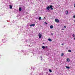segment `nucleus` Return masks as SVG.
Instances as JSON below:
<instances>
[{
  "mask_svg": "<svg viewBox=\"0 0 75 75\" xmlns=\"http://www.w3.org/2000/svg\"><path fill=\"white\" fill-rule=\"evenodd\" d=\"M55 21L56 23H58L59 22V20L58 19H55Z\"/></svg>",
  "mask_w": 75,
  "mask_h": 75,
  "instance_id": "nucleus-1",
  "label": "nucleus"
},
{
  "mask_svg": "<svg viewBox=\"0 0 75 75\" xmlns=\"http://www.w3.org/2000/svg\"><path fill=\"white\" fill-rule=\"evenodd\" d=\"M53 7V6L51 5L50 6L49 8H51V10H53V8H52Z\"/></svg>",
  "mask_w": 75,
  "mask_h": 75,
  "instance_id": "nucleus-2",
  "label": "nucleus"
},
{
  "mask_svg": "<svg viewBox=\"0 0 75 75\" xmlns=\"http://www.w3.org/2000/svg\"><path fill=\"white\" fill-rule=\"evenodd\" d=\"M31 26H33V27H34V26H35V24H32L30 25V27H31Z\"/></svg>",
  "mask_w": 75,
  "mask_h": 75,
  "instance_id": "nucleus-3",
  "label": "nucleus"
},
{
  "mask_svg": "<svg viewBox=\"0 0 75 75\" xmlns=\"http://www.w3.org/2000/svg\"><path fill=\"white\" fill-rule=\"evenodd\" d=\"M65 13L66 15H67L68 14V11L67 10H66L65 11Z\"/></svg>",
  "mask_w": 75,
  "mask_h": 75,
  "instance_id": "nucleus-4",
  "label": "nucleus"
},
{
  "mask_svg": "<svg viewBox=\"0 0 75 75\" xmlns=\"http://www.w3.org/2000/svg\"><path fill=\"white\" fill-rule=\"evenodd\" d=\"M38 36H39V38H41V36H42V35L40 34L38 35Z\"/></svg>",
  "mask_w": 75,
  "mask_h": 75,
  "instance_id": "nucleus-5",
  "label": "nucleus"
},
{
  "mask_svg": "<svg viewBox=\"0 0 75 75\" xmlns=\"http://www.w3.org/2000/svg\"><path fill=\"white\" fill-rule=\"evenodd\" d=\"M50 6H48L47 8H46V9H47V10H50Z\"/></svg>",
  "mask_w": 75,
  "mask_h": 75,
  "instance_id": "nucleus-6",
  "label": "nucleus"
},
{
  "mask_svg": "<svg viewBox=\"0 0 75 75\" xmlns=\"http://www.w3.org/2000/svg\"><path fill=\"white\" fill-rule=\"evenodd\" d=\"M67 62H69V61H70V60L69 59V58L67 59Z\"/></svg>",
  "mask_w": 75,
  "mask_h": 75,
  "instance_id": "nucleus-7",
  "label": "nucleus"
},
{
  "mask_svg": "<svg viewBox=\"0 0 75 75\" xmlns=\"http://www.w3.org/2000/svg\"><path fill=\"white\" fill-rule=\"evenodd\" d=\"M50 28L52 29L53 28H54V26H53V25H51L50 26Z\"/></svg>",
  "mask_w": 75,
  "mask_h": 75,
  "instance_id": "nucleus-8",
  "label": "nucleus"
},
{
  "mask_svg": "<svg viewBox=\"0 0 75 75\" xmlns=\"http://www.w3.org/2000/svg\"><path fill=\"white\" fill-rule=\"evenodd\" d=\"M42 48L43 49H45V47L44 46H42Z\"/></svg>",
  "mask_w": 75,
  "mask_h": 75,
  "instance_id": "nucleus-9",
  "label": "nucleus"
},
{
  "mask_svg": "<svg viewBox=\"0 0 75 75\" xmlns=\"http://www.w3.org/2000/svg\"><path fill=\"white\" fill-rule=\"evenodd\" d=\"M9 7H10V8H11V9L12 8V6L11 5H9Z\"/></svg>",
  "mask_w": 75,
  "mask_h": 75,
  "instance_id": "nucleus-10",
  "label": "nucleus"
},
{
  "mask_svg": "<svg viewBox=\"0 0 75 75\" xmlns=\"http://www.w3.org/2000/svg\"><path fill=\"white\" fill-rule=\"evenodd\" d=\"M21 10H22L21 8H20L19 10V11H21Z\"/></svg>",
  "mask_w": 75,
  "mask_h": 75,
  "instance_id": "nucleus-11",
  "label": "nucleus"
},
{
  "mask_svg": "<svg viewBox=\"0 0 75 75\" xmlns=\"http://www.w3.org/2000/svg\"><path fill=\"white\" fill-rule=\"evenodd\" d=\"M48 41H52V40L50 38H49L48 39Z\"/></svg>",
  "mask_w": 75,
  "mask_h": 75,
  "instance_id": "nucleus-12",
  "label": "nucleus"
},
{
  "mask_svg": "<svg viewBox=\"0 0 75 75\" xmlns=\"http://www.w3.org/2000/svg\"><path fill=\"white\" fill-rule=\"evenodd\" d=\"M64 53H62V54H61V56L63 57V56H64Z\"/></svg>",
  "mask_w": 75,
  "mask_h": 75,
  "instance_id": "nucleus-13",
  "label": "nucleus"
},
{
  "mask_svg": "<svg viewBox=\"0 0 75 75\" xmlns=\"http://www.w3.org/2000/svg\"><path fill=\"white\" fill-rule=\"evenodd\" d=\"M66 67L67 68H68V69H69V68H70V67H69L68 66H66Z\"/></svg>",
  "mask_w": 75,
  "mask_h": 75,
  "instance_id": "nucleus-14",
  "label": "nucleus"
},
{
  "mask_svg": "<svg viewBox=\"0 0 75 75\" xmlns=\"http://www.w3.org/2000/svg\"><path fill=\"white\" fill-rule=\"evenodd\" d=\"M39 20H41V17H39Z\"/></svg>",
  "mask_w": 75,
  "mask_h": 75,
  "instance_id": "nucleus-15",
  "label": "nucleus"
},
{
  "mask_svg": "<svg viewBox=\"0 0 75 75\" xmlns=\"http://www.w3.org/2000/svg\"><path fill=\"white\" fill-rule=\"evenodd\" d=\"M49 71L50 72H52V70L51 69H49Z\"/></svg>",
  "mask_w": 75,
  "mask_h": 75,
  "instance_id": "nucleus-16",
  "label": "nucleus"
},
{
  "mask_svg": "<svg viewBox=\"0 0 75 75\" xmlns=\"http://www.w3.org/2000/svg\"><path fill=\"white\" fill-rule=\"evenodd\" d=\"M68 52H71V50H69L68 51Z\"/></svg>",
  "mask_w": 75,
  "mask_h": 75,
  "instance_id": "nucleus-17",
  "label": "nucleus"
},
{
  "mask_svg": "<svg viewBox=\"0 0 75 75\" xmlns=\"http://www.w3.org/2000/svg\"><path fill=\"white\" fill-rule=\"evenodd\" d=\"M72 36L73 37H75V35H74V34H73L72 35Z\"/></svg>",
  "mask_w": 75,
  "mask_h": 75,
  "instance_id": "nucleus-18",
  "label": "nucleus"
},
{
  "mask_svg": "<svg viewBox=\"0 0 75 75\" xmlns=\"http://www.w3.org/2000/svg\"><path fill=\"white\" fill-rule=\"evenodd\" d=\"M45 24H47V22H45Z\"/></svg>",
  "mask_w": 75,
  "mask_h": 75,
  "instance_id": "nucleus-19",
  "label": "nucleus"
},
{
  "mask_svg": "<svg viewBox=\"0 0 75 75\" xmlns=\"http://www.w3.org/2000/svg\"><path fill=\"white\" fill-rule=\"evenodd\" d=\"M62 45H64V43H63V44H62Z\"/></svg>",
  "mask_w": 75,
  "mask_h": 75,
  "instance_id": "nucleus-20",
  "label": "nucleus"
},
{
  "mask_svg": "<svg viewBox=\"0 0 75 75\" xmlns=\"http://www.w3.org/2000/svg\"><path fill=\"white\" fill-rule=\"evenodd\" d=\"M41 58H42L41 60H42V57H41Z\"/></svg>",
  "mask_w": 75,
  "mask_h": 75,
  "instance_id": "nucleus-21",
  "label": "nucleus"
},
{
  "mask_svg": "<svg viewBox=\"0 0 75 75\" xmlns=\"http://www.w3.org/2000/svg\"><path fill=\"white\" fill-rule=\"evenodd\" d=\"M73 18H75V15L73 16Z\"/></svg>",
  "mask_w": 75,
  "mask_h": 75,
  "instance_id": "nucleus-22",
  "label": "nucleus"
},
{
  "mask_svg": "<svg viewBox=\"0 0 75 75\" xmlns=\"http://www.w3.org/2000/svg\"><path fill=\"white\" fill-rule=\"evenodd\" d=\"M64 28H66V26H64Z\"/></svg>",
  "mask_w": 75,
  "mask_h": 75,
  "instance_id": "nucleus-23",
  "label": "nucleus"
},
{
  "mask_svg": "<svg viewBox=\"0 0 75 75\" xmlns=\"http://www.w3.org/2000/svg\"><path fill=\"white\" fill-rule=\"evenodd\" d=\"M48 47L47 46H46V47H45V48H47Z\"/></svg>",
  "mask_w": 75,
  "mask_h": 75,
  "instance_id": "nucleus-24",
  "label": "nucleus"
},
{
  "mask_svg": "<svg viewBox=\"0 0 75 75\" xmlns=\"http://www.w3.org/2000/svg\"><path fill=\"white\" fill-rule=\"evenodd\" d=\"M46 19L45 17H44V19Z\"/></svg>",
  "mask_w": 75,
  "mask_h": 75,
  "instance_id": "nucleus-25",
  "label": "nucleus"
},
{
  "mask_svg": "<svg viewBox=\"0 0 75 75\" xmlns=\"http://www.w3.org/2000/svg\"><path fill=\"white\" fill-rule=\"evenodd\" d=\"M51 35H53V34L52 33H51Z\"/></svg>",
  "mask_w": 75,
  "mask_h": 75,
  "instance_id": "nucleus-26",
  "label": "nucleus"
},
{
  "mask_svg": "<svg viewBox=\"0 0 75 75\" xmlns=\"http://www.w3.org/2000/svg\"><path fill=\"white\" fill-rule=\"evenodd\" d=\"M74 7H75V4H74Z\"/></svg>",
  "mask_w": 75,
  "mask_h": 75,
  "instance_id": "nucleus-27",
  "label": "nucleus"
},
{
  "mask_svg": "<svg viewBox=\"0 0 75 75\" xmlns=\"http://www.w3.org/2000/svg\"><path fill=\"white\" fill-rule=\"evenodd\" d=\"M43 44H44V43H43Z\"/></svg>",
  "mask_w": 75,
  "mask_h": 75,
  "instance_id": "nucleus-28",
  "label": "nucleus"
},
{
  "mask_svg": "<svg viewBox=\"0 0 75 75\" xmlns=\"http://www.w3.org/2000/svg\"><path fill=\"white\" fill-rule=\"evenodd\" d=\"M74 40H75V38H74Z\"/></svg>",
  "mask_w": 75,
  "mask_h": 75,
  "instance_id": "nucleus-29",
  "label": "nucleus"
}]
</instances>
